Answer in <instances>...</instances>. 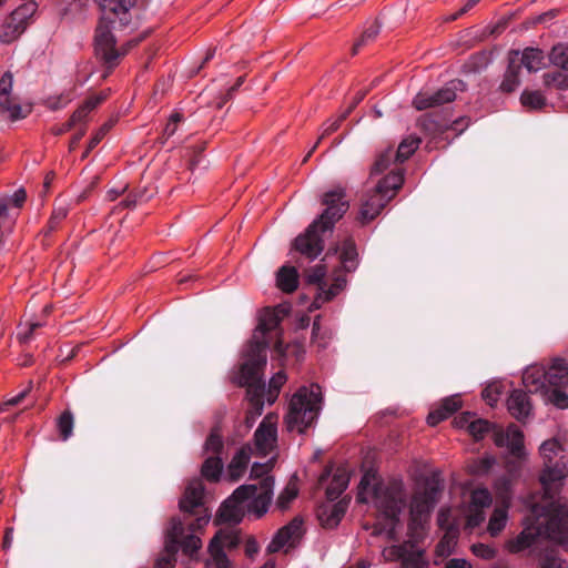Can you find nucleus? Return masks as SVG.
Returning <instances> with one entry per match:
<instances>
[{"label":"nucleus","mask_w":568,"mask_h":568,"mask_svg":"<svg viewBox=\"0 0 568 568\" xmlns=\"http://www.w3.org/2000/svg\"><path fill=\"white\" fill-rule=\"evenodd\" d=\"M420 143V139L418 138H408L403 140L397 150L394 151V159L397 163H403L418 149Z\"/></svg>","instance_id":"34"},{"label":"nucleus","mask_w":568,"mask_h":568,"mask_svg":"<svg viewBox=\"0 0 568 568\" xmlns=\"http://www.w3.org/2000/svg\"><path fill=\"white\" fill-rule=\"evenodd\" d=\"M111 123H105L104 125H102V128L95 133V135L90 140L89 142V149H94L100 142L101 140L103 139V136L105 135V133L109 131V129L111 128Z\"/></svg>","instance_id":"59"},{"label":"nucleus","mask_w":568,"mask_h":568,"mask_svg":"<svg viewBox=\"0 0 568 568\" xmlns=\"http://www.w3.org/2000/svg\"><path fill=\"white\" fill-rule=\"evenodd\" d=\"M277 417L273 414L266 415L254 433V446L256 452L266 456L276 445L277 440Z\"/></svg>","instance_id":"17"},{"label":"nucleus","mask_w":568,"mask_h":568,"mask_svg":"<svg viewBox=\"0 0 568 568\" xmlns=\"http://www.w3.org/2000/svg\"><path fill=\"white\" fill-rule=\"evenodd\" d=\"M280 323H281V315L278 314V312L273 311L272 308L264 310V312L260 316V322H258V325L256 328L262 336H261V338L257 337L256 335L253 336V338L250 341V343L247 344V346L244 351V355H243L244 359L246 358V351H247L248 346L251 345V343L264 342L266 344V346H268V343H267V341H265L264 335L268 332L276 329V327L280 325ZM266 349H267V347H265V351Z\"/></svg>","instance_id":"24"},{"label":"nucleus","mask_w":568,"mask_h":568,"mask_svg":"<svg viewBox=\"0 0 568 568\" xmlns=\"http://www.w3.org/2000/svg\"><path fill=\"white\" fill-rule=\"evenodd\" d=\"M224 464L221 456L207 457L201 467L202 476L210 481H217L221 477Z\"/></svg>","instance_id":"32"},{"label":"nucleus","mask_w":568,"mask_h":568,"mask_svg":"<svg viewBox=\"0 0 568 568\" xmlns=\"http://www.w3.org/2000/svg\"><path fill=\"white\" fill-rule=\"evenodd\" d=\"M445 568H471V564L464 558H452L446 561Z\"/></svg>","instance_id":"61"},{"label":"nucleus","mask_w":568,"mask_h":568,"mask_svg":"<svg viewBox=\"0 0 568 568\" xmlns=\"http://www.w3.org/2000/svg\"><path fill=\"white\" fill-rule=\"evenodd\" d=\"M347 509V503L339 500L336 504L323 506L317 510V518L324 528H335L342 518L344 517Z\"/></svg>","instance_id":"23"},{"label":"nucleus","mask_w":568,"mask_h":568,"mask_svg":"<svg viewBox=\"0 0 568 568\" xmlns=\"http://www.w3.org/2000/svg\"><path fill=\"white\" fill-rule=\"evenodd\" d=\"M491 504V496L487 489H476L471 494V506L476 509H484Z\"/></svg>","instance_id":"43"},{"label":"nucleus","mask_w":568,"mask_h":568,"mask_svg":"<svg viewBox=\"0 0 568 568\" xmlns=\"http://www.w3.org/2000/svg\"><path fill=\"white\" fill-rule=\"evenodd\" d=\"M74 418L70 410H64L58 418L57 427L62 440H68L73 432Z\"/></svg>","instance_id":"37"},{"label":"nucleus","mask_w":568,"mask_h":568,"mask_svg":"<svg viewBox=\"0 0 568 568\" xmlns=\"http://www.w3.org/2000/svg\"><path fill=\"white\" fill-rule=\"evenodd\" d=\"M327 267L323 263L304 271L306 282L317 286V294L312 303L314 308H320L324 303L332 301L346 287L347 280L345 275L339 274V270H335L333 283L329 286L325 281Z\"/></svg>","instance_id":"12"},{"label":"nucleus","mask_w":568,"mask_h":568,"mask_svg":"<svg viewBox=\"0 0 568 568\" xmlns=\"http://www.w3.org/2000/svg\"><path fill=\"white\" fill-rule=\"evenodd\" d=\"M274 478L266 477L260 483V488L255 484L242 485L223 503L219 519L230 524H239L243 517L241 505L250 500L247 509L254 513L257 518L262 517L268 509L272 500Z\"/></svg>","instance_id":"6"},{"label":"nucleus","mask_w":568,"mask_h":568,"mask_svg":"<svg viewBox=\"0 0 568 568\" xmlns=\"http://www.w3.org/2000/svg\"><path fill=\"white\" fill-rule=\"evenodd\" d=\"M204 450L206 453H212L213 456H221L223 454L224 442L216 427L212 429L209 437L206 438Z\"/></svg>","instance_id":"36"},{"label":"nucleus","mask_w":568,"mask_h":568,"mask_svg":"<svg viewBox=\"0 0 568 568\" xmlns=\"http://www.w3.org/2000/svg\"><path fill=\"white\" fill-rule=\"evenodd\" d=\"M101 9V18L94 33V53L105 69L103 79L118 67L121 60L140 40L126 41L116 45L113 30H121L132 22L133 10L140 0H95Z\"/></svg>","instance_id":"2"},{"label":"nucleus","mask_w":568,"mask_h":568,"mask_svg":"<svg viewBox=\"0 0 568 568\" xmlns=\"http://www.w3.org/2000/svg\"><path fill=\"white\" fill-rule=\"evenodd\" d=\"M539 454L541 495L537 499L535 493V539L562 546L568 542V503L560 497V490L568 476V450L551 439L542 443Z\"/></svg>","instance_id":"1"},{"label":"nucleus","mask_w":568,"mask_h":568,"mask_svg":"<svg viewBox=\"0 0 568 568\" xmlns=\"http://www.w3.org/2000/svg\"><path fill=\"white\" fill-rule=\"evenodd\" d=\"M468 433L475 440H480L486 434L491 433L493 440L498 447H506L508 452L516 458L524 455V435L520 429L511 424L507 429L500 426L490 424L486 419H473L468 424Z\"/></svg>","instance_id":"11"},{"label":"nucleus","mask_w":568,"mask_h":568,"mask_svg":"<svg viewBox=\"0 0 568 568\" xmlns=\"http://www.w3.org/2000/svg\"><path fill=\"white\" fill-rule=\"evenodd\" d=\"M470 549H471V552L476 557H479V558L485 559V560H491L497 555V551H496L495 548H493V547H490L488 545L481 544V542L471 545Z\"/></svg>","instance_id":"44"},{"label":"nucleus","mask_w":568,"mask_h":568,"mask_svg":"<svg viewBox=\"0 0 568 568\" xmlns=\"http://www.w3.org/2000/svg\"><path fill=\"white\" fill-rule=\"evenodd\" d=\"M539 568H567L566 561L559 558L555 552H549L540 560Z\"/></svg>","instance_id":"45"},{"label":"nucleus","mask_w":568,"mask_h":568,"mask_svg":"<svg viewBox=\"0 0 568 568\" xmlns=\"http://www.w3.org/2000/svg\"><path fill=\"white\" fill-rule=\"evenodd\" d=\"M559 13V10L558 9H550L537 17H535V24L536 23H541V24H547L549 21L554 20Z\"/></svg>","instance_id":"58"},{"label":"nucleus","mask_w":568,"mask_h":568,"mask_svg":"<svg viewBox=\"0 0 568 568\" xmlns=\"http://www.w3.org/2000/svg\"><path fill=\"white\" fill-rule=\"evenodd\" d=\"M332 251L334 254L339 251L338 258L341 267L337 268L339 270V274H342V272L352 273L357 268L359 260L357 247L353 237H346L341 246L336 245L333 248H329L326 255H328Z\"/></svg>","instance_id":"20"},{"label":"nucleus","mask_w":568,"mask_h":568,"mask_svg":"<svg viewBox=\"0 0 568 568\" xmlns=\"http://www.w3.org/2000/svg\"><path fill=\"white\" fill-rule=\"evenodd\" d=\"M420 130L429 136H438L448 130L446 119L438 114L427 113L418 119Z\"/></svg>","instance_id":"28"},{"label":"nucleus","mask_w":568,"mask_h":568,"mask_svg":"<svg viewBox=\"0 0 568 568\" xmlns=\"http://www.w3.org/2000/svg\"><path fill=\"white\" fill-rule=\"evenodd\" d=\"M469 124L468 118H459L455 120L448 129L456 131L458 134L462 133Z\"/></svg>","instance_id":"62"},{"label":"nucleus","mask_w":568,"mask_h":568,"mask_svg":"<svg viewBox=\"0 0 568 568\" xmlns=\"http://www.w3.org/2000/svg\"><path fill=\"white\" fill-rule=\"evenodd\" d=\"M549 60L560 69L544 74V82L547 85H556L559 89H568V48L556 45L552 48Z\"/></svg>","instance_id":"18"},{"label":"nucleus","mask_w":568,"mask_h":568,"mask_svg":"<svg viewBox=\"0 0 568 568\" xmlns=\"http://www.w3.org/2000/svg\"><path fill=\"white\" fill-rule=\"evenodd\" d=\"M266 344L264 342L251 343L246 351V358L240 366L237 383L246 388L248 407L245 412V430H250L264 409L265 381L263 378L266 367Z\"/></svg>","instance_id":"5"},{"label":"nucleus","mask_w":568,"mask_h":568,"mask_svg":"<svg viewBox=\"0 0 568 568\" xmlns=\"http://www.w3.org/2000/svg\"><path fill=\"white\" fill-rule=\"evenodd\" d=\"M507 407L511 416L518 420L527 418L530 410V403L525 392L514 389L507 399Z\"/></svg>","instance_id":"27"},{"label":"nucleus","mask_w":568,"mask_h":568,"mask_svg":"<svg viewBox=\"0 0 568 568\" xmlns=\"http://www.w3.org/2000/svg\"><path fill=\"white\" fill-rule=\"evenodd\" d=\"M403 183V171L400 169L392 170L389 174L377 183L371 193L365 195L357 220L362 224L373 221L395 196Z\"/></svg>","instance_id":"10"},{"label":"nucleus","mask_w":568,"mask_h":568,"mask_svg":"<svg viewBox=\"0 0 568 568\" xmlns=\"http://www.w3.org/2000/svg\"><path fill=\"white\" fill-rule=\"evenodd\" d=\"M474 415L470 412H464L459 416L455 417L454 424L458 428H467L468 424L473 422Z\"/></svg>","instance_id":"56"},{"label":"nucleus","mask_w":568,"mask_h":568,"mask_svg":"<svg viewBox=\"0 0 568 568\" xmlns=\"http://www.w3.org/2000/svg\"><path fill=\"white\" fill-rule=\"evenodd\" d=\"M403 565L407 568H428L429 562L422 551L409 552L403 558Z\"/></svg>","instance_id":"42"},{"label":"nucleus","mask_w":568,"mask_h":568,"mask_svg":"<svg viewBox=\"0 0 568 568\" xmlns=\"http://www.w3.org/2000/svg\"><path fill=\"white\" fill-rule=\"evenodd\" d=\"M26 199H27L26 191L23 189H20L14 192V194L12 195L10 201L13 203L14 206L21 207L22 204L26 202Z\"/></svg>","instance_id":"63"},{"label":"nucleus","mask_w":568,"mask_h":568,"mask_svg":"<svg viewBox=\"0 0 568 568\" xmlns=\"http://www.w3.org/2000/svg\"><path fill=\"white\" fill-rule=\"evenodd\" d=\"M381 32V26L377 20L372 22L368 27L365 28L361 37L355 41L352 54H357L363 48L373 43Z\"/></svg>","instance_id":"33"},{"label":"nucleus","mask_w":568,"mask_h":568,"mask_svg":"<svg viewBox=\"0 0 568 568\" xmlns=\"http://www.w3.org/2000/svg\"><path fill=\"white\" fill-rule=\"evenodd\" d=\"M520 102L523 106L527 108V110H532V91L526 89L520 97Z\"/></svg>","instance_id":"64"},{"label":"nucleus","mask_w":568,"mask_h":568,"mask_svg":"<svg viewBox=\"0 0 568 568\" xmlns=\"http://www.w3.org/2000/svg\"><path fill=\"white\" fill-rule=\"evenodd\" d=\"M297 496V489L286 487L277 497L276 505L281 509H286L293 499Z\"/></svg>","instance_id":"46"},{"label":"nucleus","mask_w":568,"mask_h":568,"mask_svg":"<svg viewBox=\"0 0 568 568\" xmlns=\"http://www.w3.org/2000/svg\"><path fill=\"white\" fill-rule=\"evenodd\" d=\"M277 286L284 293H292L298 285V273L294 266H282L277 272Z\"/></svg>","instance_id":"30"},{"label":"nucleus","mask_w":568,"mask_h":568,"mask_svg":"<svg viewBox=\"0 0 568 568\" xmlns=\"http://www.w3.org/2000/svg\"><path fill=\"white\" fill-rule=\"evenodd\" d=\"M436 493L437 490L433 487L414 496L410 504V518L414 523L422 521L429 516L436 501Z\"/></svg>","instance_id":"21"},{"label":"nucleus","mask_w":568,"mask_h":568,"mask_svg":"<svg viewBox=\"0 0 568 568\" xmlns=\"http://www.w3.org/2000/svg\"><path fill=\"white\" fill-rule=\"evenodd\" d=\"M243 82L244 77H239L236 82L227 89L226 93L223 97H221L220 101L216 104L219 109H222L223 105L233 98L234 93L239 90Z\"/></svg>","instance_id":"48"},{"label":"nucleus","mask_w":568,"mask_h":568,"mask_svg":"<svg viewBox=\"0 0 568 568\" xmlns=\"http://www.w3.org/2000/svg\"><path fill=\"white\" fill-rule=\"evenodd\" d=\"M351 113V110H346L343 114H341L335 121H333L327 128H325V130L323 131L322 135L320 136V139L317 140V142L315 143V145L311 149V151L307 153V155L304 158V162H306L308 160V158L311 156V154L315 151V149L317 148V145L320 144V142L322 141V139H324L325 136L332 134L333 132L337 131L338 128L341 126V123L346 120V118Z\"/></svg>","instance_id":"39"},{"label":"nucleus","mask_w":568,"mask_h":568,"mask_svg":"<svg viewBox=\"0 0 568 568\" xmlns=\"http://www.w3.org/2000/svg\"><path fill=\"white\" fill-rule=\"evenodd\" d=\"M68 211L64 207L55 209L49 220L48 226L50 231H54L61 221L67 217Z\"/></svg>","instance_id":"50"},{"label":"nucleus","mask_w":568,"mask_h":568,"mask_svg":"<svg viewBox=\"0 0 568 568\" xmlns=\"http://www.w3.org/2000/svg\"><path fill=\"white\" fill-rule=\"evenodd\" d=\"M462 407V400L458 395L446 397L442 400L440 406L430 412L427 416V423L430 426H436L442 420L448 418L452 414Z\"/></svg>","instance_id":"25"},{"label":"nucleus","mask_w":568,"mask_h":568,"mask_svg":"<svg viewBox=\"0 0 568 568\" xmlns=\"http://www.w3.org/2000/svg\"><path fill=\"white\" fill-rule=\"evenodd\" d=\"M371 486V475L369 474H365L361 481H359V485H358V495H357V500L361 501V503H365L366 501V498L364 497V493L368 489V487Z\"/></svg>","instance_id":"57"},{"label":"nucleus","mask_w":568,"mask_h":568,"mask_svg":"<svg viewBox=\"0 0 568 568\" xmlns=\"http://www.w3.org/2000/svg\"><path fill=\"white\" fill-rule=\"evenodd\" d=\"M542 373L540 385L535 388L546 405L557 409L568 408V367L565 359L555 358L548 365L535 363V386L538 384L536 376Z\"/></svg>","instance_id":"7"},{"label":"nucleus","mask_w":568,"mask_h":568,"mask_svg":"<svg viewBox=\"0 0 568 568\" xmlns=\"http://www.w3.org/2000/svg\"><path fill=\"white\" fill-rule=\"evenodd\" d=\"M109 95V91H102L98 94H94V95H91L85 101H84V105L89 109V111L91 112L92 110H94L99 104H101L103 101L106 100Z\"/></svg>","instance_id":"52"},{"label":"nucleus","mask_w":568,"mask_h":568,"mask_svg":"<svg viewBox=\"0 0 568 568\" xmlns=\"http://www.w3.org/2000/svg\"><path fill=\"white\" fill-rule=\"evenodd\" d=\"M485 519L484 513L481 509L474 508L467 518V524L469 527L479 526Z\"/></svg>","instance_id":"53"},{"label":"nucleus","mask_w":568,"mask_h":568,"mask_svg":"<svg viewBox=\"0 0 568 568\" xmlns=\"http://www.w3.org/2000/svg\"><path fill=\"white\" fill-rule=\"evenodd\" d=\"M203 497L204 485L201 479H194L190 481L180 500L181 511L189 516H196V519L189 524L190 534H185L184 523L180 518L173 517L170 521V526L166 529L165 554L163 557L174 564L180 548L185 555L193 556L202 546L201 539L193 532L204 527L210 520V515L204 508Z\"/></svg>","instance_id":"3"},{"label":"nucleus","mask_w":568,"mask_h":568,"mask_svg":"<svg viewBox=\"0 0 568 568\" xmlns=\"http://www.w3.org/2000/svg\"><path fill=\"white\" fill-rule=\"evenodd\" d=\"M395 161L394 159V150L393 149H387L386 151H384L383 153H381L378 155V158L376 159L373 168H372V173L373 174H378V173H382L384 172L389 165L390 163Z\"/></svg>","instance_id":"41"},{"label":"nucleus","mask_w":568,"mask_h":568,"mask_svg":"<svg viewBox=\"0 0 568 568\" xmlns=\"http://www.w3.org/2000/svg\"><path fill=\"white\" fill-rule=\"evenodd\" d=\"M12 75L7 72L0 79V109L9 112L10 119L16 121L24 118L19 104L11 102Z\"/></svg>","instance_id":"22"},{"label":"nucleus","mask_w":568,"mask_h":568,"mask_svg":"<svg viewBox=\"0 0 568 568\" xmlns=\"http://www.w3.org/2000/svg\"><path fill=\"white\" fill-rule=\"evenodd\" d=\"M240 537L234 532L220 531L216 534L209 545V551L212 558V564H209V568H229L230 560L223 548L235 549L240 545Z\"/></svg>","instance_id":"16"},{"label":"nucleus","mask_w":568,"mask_h":568,"mask_svg":"<svg viewBox=\"0 0 568 568\" xmlns=\"http://www.w3.org/2000/svg\"><path fill=\"white\" fill-rule=\"evenodd\" d=\"M37 11L36 2H26L12 11L0 27V41L11 43L17 40L32 23Z\"/></svg>","instance_id":"13"},{"label":"nucleus","mask_w":568,"mask_h":568,"mask_svg":"<svg viewBox=\"0 0 568 568\" xmlns=\"http://www.w3.org/2000/svg\"><path fill=\"white\" fill-rule=\"evenodd\" d=\"M275 460L272 458L268 462L261 464V463H254L251 467V474L250 477L252 479H260V483L266 478L271 477L268 474L274 467Z\"/></svg>","instance_id":"40"},{"label":"nucleus","mask_w":568,"mask_h":568,"mask_svg":"<svg viewBox=\"0 0 568 568\" xmlns=\"http://www.w3.org/2000/svg\"><path fill=\"white\" fill-rule=\"evenodd\" d=\"M348 475L345 470H337L326 488V497L329 501L336 500L348 486Z\"/></svg>","instance_id":"31"},{"label":"nucleus","mask_w":568,"mask_h":568,"mask_svg":"<svg viewBox=\"0 0 568 568\" xmlns=\"http://www.w3.org/2000/svg\"><path fill=\"white\" fill-rule=\"evenodd\" d=\"M72 100L71 93L68 94H61L50 101V108L52 110H60L64 108L70 101Z\"/></svg>","instance_id":"55"},{"label":"nucleus","mask_w":568,"mask_h":568,"mask_svg":"<svg viewBox=\"0 0 568 568\" xmlns=\"http://www.w3.org/2000/svg\"><path fill=\"white\" fill-rule=\"evenodd\" d=\"M507 523V509L505 507H497L488 523V531L491 537L498 536L501 530L505 528Z\"/></svg>","instance_id":"35"},{"label":"nucleus","mask_w":568,"mask_h":568,"mask_svg":"<svg viewBox=\"0 0 568 568\" xmlns=\"http://www.w3.org/2000/svg\"><path fill=\"white\" fill-rule=\"evenodd\" d=\"M488 63V57L485 52L471 55L468 67L473 72H479Z\"/></svg>","instance_id":"47"},{"label":"nucleus","mask_w":568,"mask_h":568,"mask_svg":"<svg viewBox=\"0 0 568 568\" xmlns=\"http://www.w3.org/2000/svg\"><path fill=\"white\" fill-rule=\"evenodd\" d=\"M252 447L250 445L242 446L227 466V474L232 481L239 480L245 473L250 463Z\"/></svg>","instance_id":"26"},{"label":"nucleus","mask_w":568,"mask_h":568,"mask_svg":"<svg viewBox=\"0 0 568 568\" xmlns=\"http://www.w3.org/2000/svg\"><path fill=\"white\" fill-rule=\"evenodd\" d=\"M322 204L326 206L324 212L294 241L295 250L310 261L315 260L324 250L323 233L331 231L349 207L345 190L341 186L325 192Z\"/></svg>","instance_id":"4"},{"label":"nucleus","mask_w":568,"mask_h":568,"mask_svg":"<svg viewBox=\"0 0 568 568\" xmlns=\"http://www.w3.org/2000/svg\"><path fill=\"white\" fill-rule=\"evenodd\" d=\"M465 90L466 83L460 79H454L435 92L422 91L417 93L413 100V105L419 111L440 106L453 102L457 97V92H464Z\"/></svg>","instance_id":"15"},{"label":"nucleus","mask_w":568,"mask_h":568,"mask_svg":"<svg viewBox=\"0 0 568 568\" xmlns=\"http://www.w3.org/2000/svg\"><path fill=\"white\" fill-rule=\"evenodd\" d=\"M303 524L304 521L301 517H294L287 525L280 528L267 546V551L271 554L277 552L287 544L294 546L304 534Z\"/></svg>","instance_id":"19"},{"label":"nucleus","mask_w":568,"mask_h":568,"mask_svg":"<svg viewBox=\"0 0 568 568\" xmlns=\"http://www.w3.org/2000/svg\"><path fill=\"white\" fill-rule=\"evenodd\" d=\"M499 394L500 389L499 385L497 384L489 385L483 390V397L490 406H493L498 400Z\"/></svg>","instance_id":"49"},{"label":"nucleus","mask_w":568,"mask_h":568,"mask_svg":"<svg viewBox=\"0 0 568 568\" xmlns=\"http://www.w3.org/2000/svg\"><path fill=\"white\" fill-rule=\"evenodd\" d=\"M322 394L317 384L302 386L292 396L285 423L288 430L304 433L316 420L321 410Z\"/></svg>","instance_id":"8"},{"label":"nucleus","mask_w":568,"mask_h":568,"mask_svg":"<svg viewBox=\"0 0 568 568\" xmlns=\"http://www.w3.org/2000/svg\"><path fill=\"white\" fill-rule=\"evenodd\" d=\"M524 68L528 73L532 71V47L526 48L523 52L511 50L508 53V65L499 90L504 93L514 92L520 84V73Z\"/></svg>","instance_id":"14"},{"label":"nucleus","mask_w":568,"mask_h":568,"mask_svg":"<svg viewBox=\"0 0 568 568\" xmlns=\"http://www.w3.org/2000/svg\"><path fill=\"white\" fill-rule=\"evenodd\" d=\"M285 382H286V374L283 371H280L273 375V377L271 378L270 384H268V389H267V392L265 390V395H266L267 402L270 404H273L276 400L280 389L284 385Z\"/></svg>","instance_id":"38"},{"label":"nucleus","mask_w":568,"mask_h":568,"mask_svg":"<svg viewBox=\"0 0 568 568\" xmlns=\"http://www.w3.org/2000/svg\"><path fill=\"white\" fill-rule=\"evenodd\" d=\"M376 506L383 514L386 523L383 527H376L374 534L386 531L389 540H396V526L399 524V515L406 506V493L400 483L394 481L383 491L373 488Z\"/></svg>","instance_id":"9"},{"label":"nucleus","mask_w":568,"mask_h":568,"mask_svg":"<svg viewBox=\"0 0 568 568\" xmlns=\"http://www.w3.org/2000/svg\"><path fill=\"white\" fill-rule=\"evenodd\" d=\"M181 121H182V115L180 113H174L171 115V118L169 119V121L163 130V135L165 136V139H169L170 136H172L175 133L178 124Z\"/></svg>","instance_id":"51"},{"label":"nucleus","mask_w":568,"mask_h":568,"mask_svg":"<svg viewBox=\"0 0 568 568\" xmlns=\"http://www.w3.org/2000/svg\"><path fill=\"white\" fill-rule=\"evenodd\" d=\"M89 113V109L84 104H82L72 113L70 120L75 125L78 123L83 122Z\"/></svg>","instance_id":"54"},{"label":"nucleus","mask_w":568,"mask_h":568,"mask_svg":"<svg viewBox=\"0 0 568 568\" xmlns=\"http://www.w3.org/2000/svg\"><path fill=\"white\" fill-rule=\"evenodd\" d=\"M530 516L526 517L527 524L524 530L508 542V550L513 554H519L524 550H530L532 547V524L529 523Z\"/></svg>","instance_id":"29"},{"label":"nucleus","mask_w":568,"mask_h":568,"mask_svg":"<svg viewBox=\"0 0 568 568\" xmlns=\"http://www.w3.org/2000/svg\"><path fill=\"white\" fill-rule=\"evenodd\" d=\"M509 20V17H503L491 27L489 33L491 36L500 34L507 28Z\"/></svg>","instance_id":"60"}]
</instances>
